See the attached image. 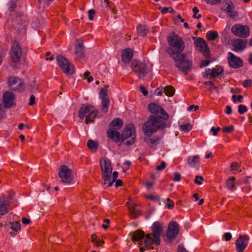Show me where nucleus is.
<instances>
[{"instance_id":"20","label":"nucleus","mask_w":252,"mask_h":252,"mask_svg":"<svg viewBox=\"0 0 252 252\" xmlns=\"http://www.w3.org/2000/svg\"><path fill=\"white\" fill-rule=\"evenodd\" d=\"M84 48L83 41L80 39H77L75 45V54L77 58L81 59L83 57Z\"/></svg>"},{"instance_id":"32","label":"nucleus","mask_w":252,"mask_h":252,"mask_svg":"<svg viewBox=\"0 0 252 252\" xmlns=\"http://www.w3.org/2000/svg\"><path fill=\"white\" fill-rule=\"evenodd\" d=\"M137 33L141 36H145L149 32V29L145 26L139 25L137 28Z\"/></svg>"},{"instance_id":"36","label":"nucleus","mask_w":252,"mask_h":252,"mask_svg":"<svg viewBox=\"0 0 252 252\" xmlns=\"http://www.w3.org/2000/svg\"><path fill=\"white\" fill-rule=\"evenodd\" d=\"M218 37V32L216 31H210L207 33V37L208 40L214 41Z\"/></svg>"},{"instance_id":"55","label":"nucleus","mask_w":252,"mask_h":252,"mask_svg":"<svg viewBox=\"0 0 252 252\" xmlns=\"http://www.w3.org/2000/svg\"><path fill=\"white\" fill-rule=\"evenodd\" d=\"M220 129V127H217V128H215V127H212L211 130V131L213 132V134L214 135H216Z\"/></svg>"},{"instance_id":"49","label":"nucleus","mask_w":252,"mask_h":252,"mask_svg":"<svg viewBox=\"0 0 252 252\" xmlns=\"http://www.w3.org/2000/svg\"><path fill=\"white\" fill-rule=\"evenodd\" d=\"M203 180V178L202 176H196L195 177V179L194 180L195 183L198 184V185H201L202 184V181Z\"/></svg>"},{"instance_id":"47","label":"nucleus","mask_w":252,"mask_h":252,"mask_svg":"<svg viewBox=\"0 0 252 252\" xmlns=\"http://www.w3.org/2000/svg\"><path fill=\"white\" fill-rule=\"evenodd\" d=\"M231 170H237L238 168L240 167V165L237 162H232L231 165Z\"/></svg>"},{"instance_id":"22","label":"nucleus","mask_w":252,"mask_h":252,"mask_svg":"<svg viewBox=\"0 0 252 252\" xmlns=\"http://www.w3.org/2000/svg\"><path fill=\"white\" fill-rule=\"evenodd\" d=\"M247 41L241 39H236L233 42V47L235 51L243 50L246 47Z\"/></svg>"},{"instance_id":"4","label":"nucleus","mask_w":252,"mask_h":252,"mask_svg":"<svg viewBox=\"0 0 252 252\" xmlns=\"http://www.w3.org/2000/svg\"><path fill=\"white\" fill-rule=\"evenodd\" d=\"M97 114L98 110L90 104H83L78 111L79 117L81 120L85 118L86 124L93 123Z\"/></svg>"},{"instance_id":"21","label":"nucleus","mask_w":252,"mask_h":252,"mask_svg":"<svg viewBox=\"0 0 252 252\" xmlns=\"http://www.w3.org/2000/svg\"><path fill=\"white\" fill-rule=\"evenodd\" d=\"M9 201H6V197L2 195L0 197V215H4L8 212V207L9 206Z\"/></svg>"},{"instance_id":"42","label":"nucleus","mask_w":252,"mask_h":252,"mask_svg":"<svg viewBox=\"0 0 252 252\" xmlns=\"http://www.w3.org/2000/svg\"><path fill=\"white\" fill-rule=\"evenodd\" d=\"M17 6L16 1L13 0L10 1L9 6V10L11 12H12L15 10V8Z\"/></svg>"},{"instance_id":"45","label":"nucleus","mask_w":252,"mask_h":252,"mask_svg":"<svg viewBox=\"0 0 252 252\" xmlns=\"http://www.w3.org/2000/svg\"><path fill=\"white\" fill-rule=\"evenodd\" d=\"M166 205L169 209H173L174 206V202L168 198L166 199Z\"/></svg>"},{"instance_id":"7","label":"nucleus","mask_w":252,"mask_h":252,"mask_svg":"<svg viewBox=\"0 0 252 252\" xmlns=\"http://www.w3.org/2000/svg\"><path fill=\"white\" fill-rule=\"evenodd\" d=\"M57 61L62 70L65 74L71 75L74 73L73 65L67 59L59 55L57 57Z\"/></svg>"},{"instance_id":"9","label":"nucleus","mask_w":252,"mask_h":252,"mask_svg":"<svg viewBox=\"0 0 252 252\" xmlns=\"http://www.w3.org/2000/svg\"><path fill=\"white\" fill-rule=\"evenodd\" d=\"M134 126L132 124L128 125L121 135V138L123 141L130 138L129 140L125 142V144L129 146L132 145L135 140V135L134 133Z\"/></svg>"},{"instance_id":"12","label":"nucleus","mask_w":252,"mask_h":252,"mask_svg":"<svg viewBox=\"0 0 252 252\" xmlns=\"http://www.w3.org/2000/svg\"><path fill=\"white\" fill-rule=\"evenodd\" d=\"M231 31L234 35L240 37H246L250 34L249 28L246 26L235 25L232 26Z\"/></svg>"},{"instance_id":"46","label":"nucleus","mask_w":252,"mask_h":252,"mask_svg":"<svg viewBox=\"0 0 252 252\" xmlns=\"http://www.w3.org/2000/svg\"><path fill=\"white\" fill-rule=\"evenodd\" d=\"M174 11V10L173 9L172 7H163L161 10V12L163 14H164L166 13H167L168 12H169L170 13H172Z\"/></svg>"},{"instance_id":"3","label":"nucleus","mask_w":252,"mask_h":252,"mask_svg":"<svg viewBox=\"0 0 252 252\" xmlns=\"http://www.w3.org/2000/svg\"><path fill=\"white\" fill-rule=\"evenodd\" d=\"M168 42L169 45L172 48H168L167 52L170 56H172V54L182 53L185 48V43L182 38L176 34H173L172 36L168 37Z\"/></svg>"},{"instance_id":"48","label":"nucleus","mask_w":252,"mask_h":252,"mask_svg":"<svg viewBox=\"0 0 252 252\" xmlns=\"http://www.w3.org/2000/svg\"><path fill=\"white\" fill-rule=\"evenodd\" d=\"M207 3L211 5H215L221 2V0H204Z\"/></svg>"},{"instance_id":"11","label":"nucleus","mask_w":252,"mask_h":252,"mask_svg":"<svg viewBox=\"0 0 252 252\" xmlns=\"http://www.w3.org/2000/svg\"><path fill=\"white\" fill-rule=\"evenodd\" d=\"M72 171L65 165H62L59 170V177L62 182L65 184H69L72 180Z\"/></svg>"},{"instance_id":"56","label":"nucleus","mask_w":252,"mask_h":252,"mask_svg":"<svg viewBox=\"0 0 252 252\" xmlns=\"http://www.w3.org/2000/svg\"><path fill=\"white\" fill-rule=\"evenodd\" d=\"M140 89L141 93L144 95L147 96L148 95V92L144 87L141 86Z\"/></svg>"},{"instance_id":"16","label":"nucleus","mask_w":252,"mask_h":252,"mask_svg":"<svg viewBox=\"0 0 252 252\" xmlns=\"http://www.w3.org/2000/svg\"><path fill=\"white\" fill-rule=\"evenodd\" d=\"M179 231V226L176 221L171 222L168 226L166 233V240L171 241L178 235Z\"/></svg>"},{"instance_id":"54","label":"nucleus","mask_w":252,"mask_h":252,"mask_svg":"<svg viewBox=\"0 0 252 252\" xmlns=\"http://www.w3.org/2000/svg\"><path fill=\"white\" fill-rule=\"evenodd\" d=\"M224 237L225 241H230L232 238V235L231 233L227 232L224 233Z\"/></svg>"},{"instance_id":"23","label":"nucleus","mask_w":252,"mask_h":252,"mask_svg":"<svg viewBox=\"0 0 252 252\" xmlns=\"http://www.w3.org/2000/svg\"><path fill=\"white\" fill-rule=\"evenodd\" d=\"M130 235L131 236V240L134 242L141 240L146 236L144 232L141 229L132 232Z\"/></svg>"},{"instance_id":"43","label":"nucleus","mask_w":252,"mask_h":252,"mask_svg":"<svg viewBox=\"0 0 252 252\" xmlns=\"http://www.w3.org/2000/svg\"><path fill=\"white\" fill-rule=\"evenodd\" d=\"M234 127L233 125L229 126L224 127L222 128V131L224 133H231L234 131Z\"/></svg>"},{"instance_id":"14","label":"nucleus","mask_w":252,"mask_h":252,"mask_svg":"<svg viewBox=\"0 0 252 252\" xmlns=\"http://www.w3.org/2000/svg\"><path fill=\"white\" fill-rule=\"evenodd\" d=\"M194 39H195L194 41L195 45L200 48V51L203 53L206 59H209L210 58V49L205 40L200 37L194 38Z\"/></svg>"},{"instance_id":"60","label":"nucleus","mask_w":252,"mask_h":252,"mask_svg":"<svg viewBox=\"0 0 252 252\" xmlns=\"http://www.w3.org/2000/svg\"><path fill=\"white\" fill-rule=\"evenodd\" d=\"M194 108V111L198 110L199 107L197 105H191L188 108V111H191Z\"/></svg>"},{"instance_id":"10","label":"nucleus","mask_w":252,"mask_h":252,"mask_svg":"<svg viewBox=\"0 0 252 252\" xmlns=\"http://www.w3.org/2000/svg\"><path fill=\"white\" fill-rule=\"evenodd\" d=\"M10 55L11 61L13 63L20 62L22 55V50L20 43L14 41L10 49Z\"/></svg>"},{"instance_id":"61","label":"nucleus","mask_w":252,"mask_h":252,"mask_svg":"<svg viewBox=\"0 0 252 252\" xmlns=\"http://www.w3.org/2000/svg\"><path fill=\"white\" fill-rule=\"evenodd\" d=\"M22 221L25 224H28L31 222V220L30 219H27L25 217H23L22 218Z\"/></svg>"},{"instance_id":"1","label":"nucleus","mask_w":252,"mask_h":252,"mask_svg":"<svg viewBox=\"0 0 252 252\" xmlns=\"http://www.w3.org/2000/svg\"><path fill=\"white\" fill-rule=\"evenodd\" d=\"M148 108L151 113L158 116H150L149 120L143 126L144 132L147 135L150 136L157 130L162 129L165 127L166 124L164 120H167L169 116L162 107L155 103H150Z\"/></svg>"},{"instance_id":"40","label":"nucleus","mask_w":252,"mask_h":252,"mask_svg":"<svg viewBox=\"0 0 252 252\" xmlns=\"http://www.w3.org/2000/svg\"><path fill=\"white\" fill-rule=\"evenodd\" d=\"M99 97L100 99H103V98H108L107 93V89L106 87L105 88H102L99 93Z\"/></svg>"},{"instance_id":"28","label":"nucleus","mask_w":252,"mask_h":252,"mask_svg":"<svg viewBox=\"0 0 252 252\" xmlns=\"http://www.w3.org/2000/svg\"><path fill=\"white\" fill-rule=\"evenodd\" d=\"M136 204H133L131 206H128V210L131 218L135 219L141 214V212L137 208Z\"/></svg>"},{"instance_id":"51","label":"nucleus","mask_w":252,"mask_h":252,"mask_svg":"<svg viewBox=\"0 0 252 252\" xmlns=\"http://www.w3.org/2000/svg\"><path fill=\"white\" fill-rule=\"evenodd\" d=\"M89 18L90 20H92L95 13L94 10L90 9L89 12Z\"/></svg>"},{"instance_id":"58","label":"nucleus","mask_w":252,"mask_h":252,"mask_svg":"<svg viewBox=\"0 0 252 252\" xmlns=\"http://www.w3.org/2000/svg\"><path fill=\"white\" fill-rule=\"evenodd\" d=\"M252 81L251 80H246L243 83V86L245 88H247L248 86L252 84Z\"/></svg>"},{"instance_id":"5","label":"nucleus","mask_w":252,"mask_h":252,"mask_svg":"<svg viewBox=\"0 0 252 252\" xmlns=\"http://www.w3.org/2000/svg\"><path fill=\"white\" fill-rule=\"evenodd\" d=\"M171 56L175 62V65L182 72H188L192 67V62L189 60L184 53L172 54Z\"/></svg>"},{"instance_id":"17","label":"nucleus","mask_w":252,"mask_h":252,"mask_svg":"<svg viewBox=\"0 0 252 252\" xmlns=\"http://www.w3.org/2000/svg\"><path fill=\"white\" fill-rule=\"evenodd\" d=\"M249 238L247 235H240L236 241V249L238 252H243L248 244Z\"/></svg>"},{"instance_id":"50","label":"nucleus","mask_w":252,"mask_h":252,"mask_svg":"<svg viewBox=\"0 0 252 252\" xmlns=\"http://www.w3.org/2000/svg\"><path fill=\"white\" fill-rule=\"evenodd\" d=\"M166 166V164L164 161H162L160 163V165H158L156 169L157 170L161 171L163 170Z\"/></svg>"},{"instance_id":"8","label":"nucleus","mask_w":252,"mask_h":252,"mask_svg":"<svg viewBox=\"0 0 252 252\" xmlns=\"http://www.w3.org/2000/svg\"><path fill=\"white\" fill-rule=\"evenodd\" d=\"M131 68L140 79L145 76L148 73L147 67L145 63L138 60H134L132 61Z\"/></svg>"},{"instance_id":"13","label":"nucleus","mask_w":252,"mask_h":252,"mask_svg":"<svg viewBox=\"0 0 252 252\" xmlns=\"http://www.w3.org/2000/svg\"><path fill=\"white\" fill-rule=\"evenodd\" d=\"M8 83L9 87L14 91H21L24 89V82L18 77H10Z\"/></svg>"},{"instance_id":"38","label":"nucleus","mask_w":252,"mask_h":252,"mask_svg":"<svg viewBox=\"0 0 252 252\" xmlns=\"http://www.w3.org/2000/svg\"><path fill=\"white\" fill-rule=\"evenodd\" d=\"M118 172L117 171L113 172V173H112V178H113L112 180L111 181V179L110 181H107V183H108V187H111L112 186L113 184L114 183V182H115L116 180H117V178H118Z\"/></svg>"},{"instance_id":"19","label":"nucleus","mask_w":252,"mask_h":252,"mask_svg":"<svg viewBox=\"0 0 252 252\" xmlns=\"http://www.w3.org/2000/svg\"><path fill=\"white\" fill-rule=\"evenodd\" d=\"M224 7H225L224 10H225L227 12L228 16L229 17L233 18L237 16L238 12L234 10V5L231 0H225Z\"/></svg>"},{"instance_id":"30","label":"nucleus","mask_w":252,"mask_h":252,"mask_svg":"<svg viewBox=\"0 0 252 252\" xmlns=\"http://www.w3.org/2000/svg\"><path fill=\"white\" fill-rule=\"evenodd\" d=\"M123 124V123L121 119L116 118L110 123V126L113 127L116 130H118L122 127Z\"/></svg>"},{"instance_id":"27","label":"nucleus","mask_w":252,"mask_h":252,"mask_svg":"<svg viewBox=\"0 0 252 252\" xmlns=\"http://www.w3.org/2000/svg\"><path fill=\"white\" fill-rule=\"evenodd\" d=\"M107 134L110 138L117 143L120 140V134L117 130L109 129L107 130Z\"/></svg>"},{"instance_id":"6","label":"nucleus","mask_w":252,"mask_h":252,"mask_svg":"<svg viewBox=\"0 0 252 252\" xmlns=\"http://www.w3.org/2000/svg\"><path fill=\"white\" fill-rule=\"evenodd\" d=\"M100 166L101 167L102 177L104 180L105 184L107 181H110L111 179L112 167L111 162L107 158H103L100 161Z\"/></svg>"},{"instance_id":"26","label":"nucleus","mask_w":252,"mask_h":252,"mask_svg":"<svg viewBox=\"0 0 252 252\" xmlns=\"http://www.w3.org/2000/svg\"><path fill=\"white\" fill-rule=\"evenodd\" d=\"M10 228L13 231L10 232L11 236L14 237L16 236L17 232L21 229V224L19 221L10 222L9 223Z\"/></svg>"},{"instance_id":"62","label":"nucleus","mask_w":252,"mask_h":252,"mask_svg":"<svg viewBox=\"0 0 252 252\" xmlns=\"http://www.w3.org/2000/svg\"><path fill=\"white\" fill-rule=\"evenodd\" d=\"M178 252H188L184 246L179 245L178 247Z\"/></svg>"},{"instance_id":"31","label":"nucleus","mask_w":252,"mask_h":252,"mask_svg":"<svg viewBox=\"0 0 252 252\" xmlns=\"http://www.w3.org/2000/svg\"><path fill=\"white\" fill-rule=\"evenodd\" d=\"M110 105V99L108 98H103L101 99V111L105 113L108 112V108Z\"/></svg>"},{"instance_id":"63","label":"nucleus","mask_w":252,"mask_h":252,"mask_svg":"<svg viewBox=\"0 0 252 252\" xmlns=\"http://www.w3.org/2000/svg\"><path fill=\"white\" fill-rule=\"evenodd\" d=\"M91 238H92V242L94 244L95 243H96L97 241H98L97 240V236L96 235V234H92V236H91Z\"/></svg>"},{"instance_id":"57","label":"nucleus","mask_w":252,"mask_h":252,"mask_svg":"<svg viewBox=\"0 0 252 252\" xmlns=\"http://www.w3.org/2000/svg\"><path fill=\"white\" fill-rule=\"evenodd\" d=\"M51 53L50 52H47L46 53L45 56H46V60H49V61H53L54 59V57L53 56H50V57H48V55H50Z\"/></svg>"},{"instance_id":"37","label":"nucleus","mask_w":252,"mask_h":252,"mask_svg":"<svg viewBox=\"0 0 252 252\" xmlns=\"http://www.w3.org/2000/svg\"><path fill=\"white\" fill-rule=\"evenodd\" d=\"M159 140L158 138H157L156 139H153V138H145L144 141L146 142L147 144L149 145V147L151 148H152L154 145L157 143V141Z\"/></svg>"},{"instance_id":"44","label":"nucleus","mask_w":252,"mask_h":252,"mask_svg":"<svg viewBox=\"0 0 252 252\" xmlns=\"http://www.w3.org/2000/svg\"><path fill=\"white\" fill-rule=\"evenodd\" d=\"M247 108L246 106L243 105H240L238 106V112L240 114H243L247 111Z\"/></svg>"},{"instance_id":"18","label":"nucleus","mask_w":252,"mask_h":252,"mask_svg":"<svg viewBox=\"0 0 252 252\" xmlns=\"http://www.w3.org/2000/svg\"><path fill=\"white\" fill-rule=\"evenodd\" d=\"M227 60L229 65L234 68H238L243 65L242 60L231 52L228 53Z\"/></svg>"},{"instance_id":"59","label":"nucleus","mask_w":252,"mask_h":252,"mask_svg":"<svg viewBox=\"0 0 252 252\" xmlns=\"http://www.w3.org/2000/svg\"><path fill=\"white\" fill-rule=\"evenodd\" d=\"M115 182H116L115 185L116 187L122 186L123 185V182L120 179L116 180Z\"/></svg>"},{"instance_id":"2","label":"nucleus","mask_w":252,"mask_h":252,"mask_svg":"<svg viewBox=\"0 0 252 252\" xmlns=\"http://www.w3.org/2000/svg\"><path fill=\"white\" fill-rule=\"evenodd\" d=\"M163 231L162 226L161 224L158 222H155L152 225V234L153 238H152L151 234L148 233L146 234L145 239L144 240V244L145 247L147 249H153L151 246L152 245L155 244L156 245L160 244V237Z\"/></svg>"},{"instance_id":"39","label":"nucleus","mask_w":252,"mask_h":252,"mask_svg":"<svg viewBox=\"0 0 252 252\" xmlns=\"http://www.w3.org/2000/svg\"><path fill=\"white\" fill-rule=\"evenodd\" d=\"M180 128L184 132H188L192 129V126L189 123H186L184 125H181L180 126Z\"/></svg>"},{"instance_id":"34","label":"nucleus","mask_w":252,"mask_h":252,"mask_svg":"<svg viewBox=\"0 0 252 252\" xmlns=\"http://www.w3.org/2000/svg\"><path fill=\"white\" fill-rule=\"evenodd\" d=\"M175 91L174 88L172 86H167L164 89V94L168 96H173L175 94Z\"/></svg>"},{"instance_id":"35","label":"nucleus","mask_w":252,"mask_h":252,"mask_svg":"<svg viewBox=\"0 0 252 252\" xmlns=\"http://www.w3.org/2000/svg\"><path fill=\"white\" fill-rule=\"evenodd\" d=\"M87 146L90 150L92 151H96L98 148V144L97 143V142L94 141L92 139H89L87 141Z\"/></svg>"},{"instance_id":"33","label":"nucleus","mask_w":252,"mask_h":252,"mask_svg":"<svg viewBox=\"0 0 252 252\" xmlns=\"http://www.w3.org/2000/svg\"><path fill=\"white\" fill-rule=\"evenodd\" d=\"M235 178L234 177H229L226 180V187L229 190H233L235 187Z\"/></svg>"},{"instance_id":"52","label":"nucleus","mask_w":252,"mask_h":252,"mask_svg":"<svg viewBox=\"0 0 252 252\" xmlns=\"http://www.w3.org/2000/svg\"><path fill=\"white\" fill-rule=\"evenodd\" d=\"M35 103V97L34 95L32 94L31 95L30 98L29 105L32 106Z\"/></svg>"},{"instance_id":"15","label":"nucleus","mask_w":252,"mask_h":252,"mask_svg":"<svg viewBox=\"0 0 252 252\" xmlns=\"http://www.w3.org/2000/svg\"><path fill=\"white\" fill-rule=\"evenodd\" d=\"M2 100L5 108H10L16 105L15 95L12 92H5L3 94Z\"/></svg>"},{"instance_id":"53","label":"nucleus","mask_w":252,"mask_h":252,"mask_svg":"<svg viewBox=\"0 0 252 252\" xmlns=\"http://www.w3.org/2000/svg\"><path fill=\"white\" fill-rule=\"evenodd\" d=\"M174 175V180L175 181H179L181 179V176L180 174L177 172H175L173 174Z\"/></svg>"},{"instance_id":"24","label":"nucleus","mask_w":252,"mask_h":252,"mask_svg":"<svg viewBox=\"0 0 252 252\" xmlns=\"http://www.w3.org/2000/svg\"><path fill=\"white\" fill-rule=\"evenodd\" d=\"M133 56V52L131 49L127 48L122 52V60L125 63H128L131 60Z\"/></svg>"},{"instance_id":"64","label":"nucleus","mask_w":252,"mask_h":252,"mask_svg":"<svg viewBox=\"0 0 252 252\" xmlns=\"http://www.w3.org/2000/svg\"><path fill=\"white\" fill-rule=\"evenodd\" d=\"M210 62L209 60H204L201 62V67L203 66H207L210 63Z\"/></svg>"},{"instance_id":"41","label":"nucleus","mask_w":252,"mask_h":252,"mask_svg":"<svg viewBox=\"0 0 252 252\" xmlns=\"http://www.w3.org/2000/svg\"><path fill=\"white\" fill-rule=\"evenodd\" d=\"M205 84L208 86H210V90L212 91L213 90L215 91L217 93H219L218 88L215 86L214 84L211 81H207L205 82Z\"/></svg>"},{"instance_id":"25","label":"nucleus","mask_w":252,"mask_h":252,"mask_svg":"<svg viewBox=\"0 0 252 252\" xmlns=\"http://www.w3.org/2000/svg\"><path fill=\"white\" fill-rule=\"evenodd\" d=\"M223 71V69L221 66H216L212 69H208L207 74L212 77H216L219 76Z\"/></svg>"},{"instance_id":"29","label":"nucleus","mask_w":252,"mask_h":252,"mask_svg":"<svg viewBox=\"0 0 252 252\" xmlns=\"http://www.w3.org/2000/svg\"><path fill=\"white\" fill-rule=\"evenodd\" d=\"M199 156L195 155L194 156L189 157L187 159L188 164L192 167H194L199 163Z\"/></svg>"}]
</instances>
